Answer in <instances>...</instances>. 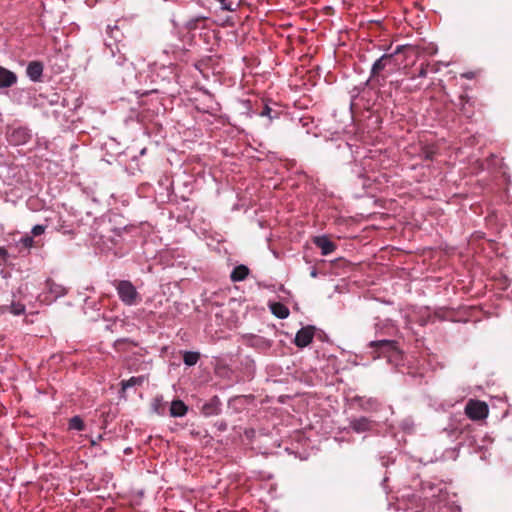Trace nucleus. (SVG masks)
<instances>
[{"label": "nucleus", "instance_id": "1", "mask_svg": "<svg viewBox=\"0 0 512 512\" xmlns=\"http://www.w3.org/2000/svg\"><path fill=\"white\" fill-rule=\"evenodd\" d=\"M267 79L262 80V88L258 86V98L261 99V107L258 106V117L260 125L264 129H269L275 122H279L283 113L279 100L273 98V82L267 84Z\"/></svg>", "mask_w": 512, "mask_h": 512}, {"label": "nucleus", "instance_id": "2", "mask_svg": "<svg viewBox=\"0 0 512 512\" xmlns=\"http://www.w3.org/2000/svg\"><path fill=\"white\" fill-rule=\"evenodd\" d=\"M112 284L117 291L119 299L125 305L133 306L140 300V295L131 281L114 280Z\"/></svg>", "mask_w": 512, "mask_h": 512}, {"label": "nucleus", "instance_id": "3", "mask_svg": "<svg viewBox=\"0 0 512 512\" xmlns=\"http://www.w3.org/2000/svg\"><path fill=\"white\" fill-rule=\"evenodd\" d=\"M370 347L374 348V359L381 357L391 358L399 354L397 342L390 339H381L370 342Z\"/></svg>", "mask_w": 512, "mask_h": 512}, {"label": "nucleus", "instance_id": "4", "mask_svg": "<svg viewBox=\"0 0 512 512\" xmlns=\"http://www.w3.org/2000/svg\"><path fill=\"white\" fill-rule=\"evenodd\" d=\"M394 64V56L393 54H384L372 66L371 69V80L377 81L380 83V80H385V77L381 76L382 70H385L386 67H391Z\"/></svg>", "mask_w": 512, "mask_h": 512}, {"label": "nucleus", "instance_id": "5", "mask_svg": "<svg viewBox=\"0 0 512 512\" xmlns=\"http://www.w3.org/2000/svg\"><path fill=\"white\" fill-rule=\"evenodd\" d=\"M468 418L472 420H480L487 416L488 406L486 403L478 400H470L465 408Z\"/></svg>", "mask_w": 512, "mask_h": 512}, {"label": "nucleus", "instance_id": "6", "mask_svg": "<svg viewBox=\"0 0 512 512\" xmlns=\"http://www.w3.org/2000/svg\"><path fill=\"white\" fill-rule=\"evenodd\" d=\"M30 138L31 134L25 127L11 128L7 131V140L14 146L24 145Z\"/></svg>", "mask_w": 512, "mask_h": 512}, {"label": "nucleus", "instance_id": "7", "mask_svg": "<svg viewBox=\"0 0 512 512\" xmlns=\"http://www.w3.org/2000/svg\"><path fill=\"white\" fill-rule=\"evenodd\" d=\"M314 332H315V327L312 325H307V326L300 328L296 332L295 346L296 347H307L313 339Z\"/></svg>", "mask_w": 512, "mask_h": 512}, {"label": "nucleus", "instance_id": "8", "mask_svg": "<svg viewBox=\"0 0 512 512\" xmlns=\"http://www.w3.org/2000/svg\"><path fill=\"white\" fill-rule=\"evenodd\" d=\"M209 17L206 15H195L191 16L184 24V27L188 31H194L197 29H204L207 27Z\"/></svg>", "mask_w": 512, "mask_h": 512}, {"label": "nucleus", "instance_id": "9", "mask_svg": "<svg viewBox=\"0 0 512 512\" xmlns=\"http://www.w3.org/2000/svg\"><path fill=\"white\" fill-rule=\"evenodd\" d=\"M313 243L320 248L322 255H328L334 252L337 247L327 236H316L313 239Z\"/></svg>", "mask_w": 512, "mask_h": 512}, {"label": "nucleus", "instance_id": "10", "mask_svg": "<svg viewBox=\"0 0 512 512\" xmlns=\"http://www.w3.org/2000/svg\"><path fill=\"white\" fill-rule=\"evenodd\" d=\"M350 426L356 433H365V431H368L372 428L373 421L368 417L362 416L352 419Z\"/></svg>", "mask_w": 512, "mask_h": 512}, {"label": "nucleus", "instance_id": "11", "mask_svg": "<svg viewBox=\"0 0 512 512\" xmlns=\"http://www.w3.org/2000/svg\"><path fill=\"white\" fill-rule=\"evenodd\" d=\"M44 66L40 61H31L26 69L27 76L33 82H38L41 80L43 74Z\"/></svg>", "mask_w": 512, "mask_h": 512}, {"label": "nucleus", "instance_id": "12", "mask_svg": "<svg viewBox=\"0 0 512 512\" xmlns=\"http://www.w3.org/2000/svg\"><path fill=\"white\" fill-rule=\"evenodd\" d=\"M46 287L48 289V294L50 295V300H56L59 297L66 295L67 289L62 284L56 283L52 279H48L46 281Z\"/></svg>", "mask_w": 512, "mask_h": 512}, {"label": "nucleus", "instance_id": "13", "mask_svg": "<svg viewBox=\"0 0 512 512\" xmlns=\"http://www.w3.org/2000/svg\"><path fill=\"white\" fill-rule=\"evenodd\" d=\"M221 411V402L217 396L211 398L202 406L201 412L205 416L218 415Z\"/></svg>", "mask_w": 512, "mask_h": 512}, {"label": "nucleus", "instance_id": "14", "mask_svg": "<svg viewBox=\"0 0 512 512\" xmlns=\"http://www.w3.org/2000/svg\"><path fill=\"white\" fill-rule=\"evenodd\" d=\"M147 376L140 375V376H133L127 380H122L120 382L121 390L120 395L121 397H125V392L128 388L134 387V386H142L145 381H147Z\"/></svg>", "mask_w": 512, "mask_h": 512}, {"label": "nucleus", "instance_id": "15", "mask_svg": "<svg viewBox=\"0 0 512 512\" xmlns=\"http://www.w3.org/2000/svg\"><path fill=\"white\" fill-rule=\"evenodd\" d=\"M17 82V75L0 66V88H8L13 86Z\"/></svg>", "mask_w": 512, "mask_h": 512}, {"label": "nucleus", "instance_id": "16", "mask_svg": "<svg viewBox=\"0 0 512 512\" xmlns=\"http://www.w3.org/2000/svg\"><path fill=\"white\" fill-rule=\"evenodd\" d=\"M188 411L187 405L182 400H173L170 406L172 417H183Z\"/></svg>", "mask_w": 512, "mask_h": 512}, {"label": "nucleus", "instance_id": "17", "mask_svg": "<svg viewBox=\"0 0 512 512\" xmlns=\"http://www.w3.org/2000/svg\"><path fill=\"white\" fill-rule=\"evenodd\" d=\"M271 312L278 318L285 319L289 316V308L280 302H271L269 304Z\"/></svg>", "mask_w": 512, "mask_h": 512}, {"label": "nucleus", "instance_id": "18", "mask_svg": "<svg viewBox=\"0 0 512 512\" xmlns=\"http://www.w3.org/2000/svg\"><path fill=\"white\" fill-rule=\"evenodd\" d=\"M460 110L466 117L470 118L473 116V109L471 108V99L468 95L463 94L459 97Z\"/></svg>", "mask_w": 512, "mask_h": 512}, {"label": "nucleus", "instance_id": "19", "mask_svg": "<svg viewBox=\"0 0 512 512\" xmlns=\"http://www.w3.org/2000/svg\"><path fill=\"white\" fill-rule=\"evenodd\" d=\"M249 274V269L245 265H238L236 266L231 275L230 278L233 282L243 281Z\"/></svg>", "mask_w": 512, "mask_h": 512}, {"label": "nucleus", "instance_id": "20", "mask_svg": "<svg viewBox=\"0 0 512 512\" xmlns=\"http://www.w3.org/2000/svg\"><path fill=\"white\" fill-rule=\"evenodd\" d=\"M200 359V353L195 351H185L183 353V361L187 366H194Z\"/></svg>", "mask_w": 512, "mask_h": 512}, {"label": "nucleus", "instance_id": "21", "mask_svg": "<svg viewBox=\"0 0 512 512\" xmlns=\"http://www.w3.org/2000/svg\"><path fill=\"white\" fill-rule=\"evenodd\" d=\"M218 1L221 5L222 10H226V11H230V12L235 11L242 3V0H218Z\"/></svg>", "mask_w": 512, "mask_h": 512}, {"label": "nucleus", "instance_id": "22", "mask_svg": "<svg viewBox=\"0 0 512 512\" xmlns=\"http://www.w3.org/2000/svg\"><path fill=\"white\" fill-rule=\"evenodd\" d=\"M84 428L85 424L80 416H74L69 420V429L82 431Z\"/></svg>", "mask_w": 512, "mask_h": 512}, {"label": "nucleus", "instance_id": "23", "mask_svg": "<svg viewBox=\"0 0 512 512\" xmlns=\"http://www.w3.org/2000/svg\"><path fill=\"white\" fill-rule=\"evenodd\" d=\"M379 402L375 398H369L361 403V408L364 410H377L379 408Z\"/></svg>", "mask_w": 512, "mask_h": 512}, {"label": "nucleus", "instance_id": "24", "mask_svg": "<svg viewBox=\"0 0 512 512\" xmlns=\"http://www.w3.org/2000/svg\"><path fill=\"white\" fill-rule=\"evenodd\" d=\"M12 314L21 315L25 312V305L19 302H13L9 307H6Z\"/></svg>", "mask_w": 512, "mask_h": 512}, {"label": "nucleus", "instance_id": "25", "mask_svg": "<svg viewBox=\"0 0 512 512\" xmlns=\"http://www.w3.org/2000/svg\"><path fill=\"white\" fill-rule=\"evenodd\" d=\"M19 243L22 244V246L26 249H30V248L34 247V245H35L33 236H28V235L22 237L20 239Z\"/></svg>", "mask_w": 512, "mask_h": 512}, {"label": "nucleus", "instance_id": "26", "mask_svg": "<svg viewBox=\"0 0 512 512\" xmlns=\"http://www.w3.org/2000/svg\"><path fill=\"white\" fill-rule=\"evenodd\" d=\"M435 150L431 147H425L422 151V156L425 160H433Z\"/></svg>", "mask_w": 512, "mask_h": 512}, {"label": "nucleus", "instance_id": "27", "mask_svg": "<svg viewBox=\"0 0 512 512\" xmlns=\"http://www.w3.org/2000/svg\"><path fill=\"white\" fill-rule=\"evenodd\" d=\"M46 230V226L45 225H35L32 230H31V234L33 237H36V236H40L42 235Z\"/></svg>", "mask_w": 512, "mask_h": 512}, {"label": "nucleus", "instance_id": "28", "mask_svg": "<svg viewBox=\"0 0 512 512\" xmlns=\"http://www.w3.org/2000/svg\"><path fill=\"white\" fill-rule=\"evenodd\" d=\"M428 66L429 63H421L420 68L418 70L417 76L419 77H426L428 74Z\"/></svg>", "mask_w": 512, "mask_h": 512}, {"label": "nucleus", "instance_id": "29", "mask_svg": "<svg viewBox=\"0 0 512 512\" xmlns=\"http://www.w3.org/2000/svg\"><path fill=\"white\" fill-rule=\"evenodd\" d=\"M0 259L6 263L9 259V253L6 248L0 247Z\"/></svg>", "mask_w": 512, "mask_h": 512}, {"label": "nucleus", "instance_id": "30", "mask_svg": "<svg viewBox=\"0 0 512 512\" xmlns=\"http://www.w3.org/2000/svg\"><path fill=\"white\" fill-rule=\"evenodd\" d=\"M115 32H119V29L117 25H114L113 27L108 26V33L112 38H115L117 40V36L115 35Z\"/></svg>", "mask_w": 512, "mask_h": 512}, {"label": "nucleus", "instance_id": "31", "mask_svg": "<svg viewBox=\"0 0 512 512\" xmlns=\"http://www.w3.org/2000/svg\"><path fill=\"white\" fill-rule=\"evenodd\" d=\"M215 426L219 431H225L227 429V424L225 421H217Z\"/></svg>", "mask_w": 512, "mask_h": 512}, {"label": "nucleus", "instance_id": "32", "mask_svg": "<svg viewBox=\"0 0 512 512\" xmlns=\"http://www.w3.org/2000/svg\"><path fill=\"white\" fill-rule=\"evenodd\" d=\"M225 24L230 25V26H233V25H234V22H233V21H231L229 18H227V19L225 20Z\"/></svg>", "mask_w": 512, "mask_h": 512}, {"label": "nucleus", "instance_id": "33", "mask_svg": "<svg viewBox=\"0 0 512 512\" xmlns=\"http://www.w3.org/2000/svg\"><path fill=\"white\" fill-rule=\"evenodd\" d=\"M311 276L315 277L316 276V272L315 271L311 272Z\"/></svg>", "mask_w": 512, "mask_h": 512}, {"label": "nucleus", "instance_id": "34", "mask_svg": "<svg viewBox=\"0 0 512 512\" xmlns=\"http://www.w3.org/2000/svg\"><path fill=\"white\" fill-rule=\"evenodd\" d=\"M464 76H466L467 78H471V75L469 73L465 74Z\"/></svg>", "mask_w": 512, "mask_h": 512}]
</instances>
